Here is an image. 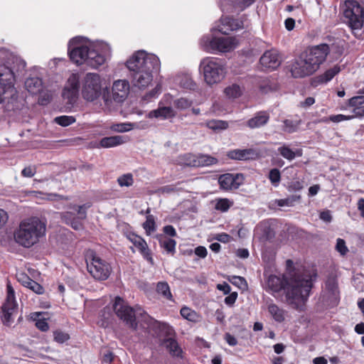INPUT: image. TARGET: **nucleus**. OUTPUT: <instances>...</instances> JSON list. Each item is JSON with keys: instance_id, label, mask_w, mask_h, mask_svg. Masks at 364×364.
<instances>
[{"instance_id": "nucleus-52", "label": "nucleus", "mask_w": 364, "mask_h": 364, "mask_svg": "<svg viewBox=\"0 0 364 364\" xmlns=\"http://www.w3.org/2000/svg\"><path fill=\"white\" fill-rule=\"evenodd\" d=\"M326 289L331 291L333 294H335L337 291L338 284L336 280L334 278H330L326 283Z\"/></svg>"}, {"instance_id": "nucleus-7", "label": "nucleus", "mask_w": 364, "mask_h": 364, "mask_svg": "<svg viewBox=\"0 0 364 364\" xmlns=\"http://www.w3.org/2000/svg\"><path fill=\"white\" fill-rule=\"evenodd\" d=\"M204 80L208 85L220 82L225 75V68L221 60L214 58H203L200 63Z\"/></svg>"}, {"instance_id": "nucleus-51", "label": "nucleus", "mask_w": 364, "mask_h": 364, "mask_svg": "<svg viewBox=\"0 0 364 364\" xmlns=\"http://www.w3.org/2000/svg\"><path fill=\"white\" fill-rule=\"evenodd\" d=\"M180 84L183 87L188 90H194L196 86V83L188 77L183 78Z\"/></svg>"}, {"instance_id": "nucleus-44", "label": "nucleus", "mask_w": 364, "mask_h": 364, "mask_svg": "<svg viewBox=\"0 0 364 364\" xmlns=\"http://www.w3.org/2000/svg\"><path fill=\"white\" fill-rule=\"evenodd\" d=\"M268 178L274 186H277L281 181V173L279 170L277 168L271 169L269 171Z\"/></svg>"}, {"instance_id": "nucleus-55", "label": "nucleus", "mask_w": 364, "mask_h": 364, "mask_svg": "<svg viewBox=\"0 0 364 364\" xmlns=\"http://www.w3.org/2000/svg\"><path fill=\"white\" fill-rule=\"evenodd\" d=\"M304 188L303 182L300 181H293L288 186L289 191H299Z\"/></svg>"}, {"instance_id": "nucleus-59", "label": "nucleus", "mask_w": 364, "mask_h": 364, "mask_svg": "<svg viewBox=\"0 0 364 364\" xmlns=\"http://www.w3.org/2000/svg\"><path fill=\"white\" fill-rule=\"evenodd\" d=\"M36 326L41 331L46 332L49 329V326L46 319H38L36 322Z\"/></svg>"}, {"instance_id": "nucleus-37", "label": "nucleus", "mask_w": 364, "mask_h": 364, "mask_svg": "<svg viewBox=\"0 0 364 364\" xmlns=\"http://www.w3.org/2000/svg\"><path fill=\"white\" fill-rule=\"evenodd\" d=\"M156 291L161 294L164 298L171 300L172 294L167 282H159L156 286Z\"/></svg>"}, {"instance_id": "nucleus-54", "label": "nucleus", "mask_w": 364, "mask_h": 364, "mask_svg": "<svg viewBox=\"0 0 364 364\" xmlns=\"http://www.w3.org/2000/svg\"><path fill=\"white\" fill-rule=\"evenodd\" d=\"M45 198L48 200H70L68 196H65L58 193H46Z\"/></svg>"}, {"instance_id": "nucleus-25", "label": "nucleus", "mask_w": 364, "mask_h": 364, "mask_svg": "<svg viewBox=\"0 0 364 364\" xmlns=\"http://www.w3.org/2000/svg\"><path fill=\"white\" fill-rule=\"evenodd\" d=\"M160 345L164 346L172 356L179 357L182 354V350L178 342L171 336L164 338Z\"/></svg>"}, {"instance_id": "nucleus-47", "label": "nucleus", "mask_w": 364, "mask_h": 364, "mask_svg": "<svg viewBox=\"0 0 364 364\" xmlns=\"http://www.w3.org/2000/svg\"><path fill=\"white\" fill-rule=\"evenodd\" d=\"M336 250L343 256L346 255L348 252V249L346 245L344 240L341 238L337 239Z\"/></svg>"}, {"instance_id": "nucleus-23", "label": "nucleus", "mask_w": 364, "mask_h": 364, "mask_svg": "<svg viewBox=\"0 0 364 364\" xmlns=\"http://www.w3.org/2000/svg\"><path fill=\"white\" fill-rule=\"evenodd\" d=\"M267 309L268 313L275 321L282 323L285 320L287 311L274 304L272 300L267 302Z\"/></svg>"}, {"instance_id": "nucleus-64", "label": "nucleus", "mask_w": 364, "mask_h": 364, "mask_svg": "<svg viewBox=\"0 0 364 364\" xmlns=\"http://www.w3.org/2000/svg\"><path fill=\"white\" fill-rule=\"evenodd\" d=\"M113 359H114V354L112 352L108 351L107 353H105L103 355L102 363V364H111Z\"/></svg>"}, {"instance_id": "nucleus-56", "label": "nucleus", "mask_w": 364, "mask_h": 364, "mask_svg": "<svg viewBox=\"0 0 364 364\" xmlns=\"http://www.w3.org/2000/svg\"><path fill=\"white\" fill-rule=\"evenodd\" d=\"M5 302L16 303L14 289L9 283L7 284V296Z\"/></svg>"}, {"instance_id": "nucleus-35", "label": "nucleus", "mask_w": 364, "mask_h": 364, "mask_svg": "<svg viewBox=\"0 0 364 364\" xmlns=\"http://www.w3.org/2000/svg\"><path fill=\"white\" fill-rule=\"evenodd\" d=\"M300 199L301 196L299 195H293L286 198L276 200L275 203L280 207H291L294 205L296 202L299 201Z\"/></svg>"}, {"instance_id": "nucleus-49", "label": "nucleus", "mask_w": 364, "mask_h": 364, "mask_svg": "<svg viewBox=\"0 0 364 364\" xmlns=\"http://www.w3.org/2000/svg\"><path fill=\"white\" fill-rule=\"evenodd\" d=\"M363 104H364L363 95L353 97L348 101L349 106L356 107L355 109L359 108L358 106Z\"/></svg>"}, {"instance_id": "nucleus-5", "label": "nucleus", "mask_w": 364, "mask_h": 364, "mask_svg": "<svg viewBox=\"0 0 364 364\" xmlns=\"http://www.w3.org/2000/svg\"><path fill=\"white\" fill-rule=\"evenodd\" d=\"M46 225V220L38 217L23 220L14 233L16 242L26 248L32 247L45 236Z\"/></svg>"}, {"instance_id": "nucleus-20", "label": "nucleus", "mask_w": 364, "mask_h": 364, "mask_svg": "<svg viewBox=\"0 0 364 364\" xmlns=\"http://www.w3.org/2000/svg\"><path fill=\"white\" fill-rule=\"evenodd\" d=\"M270 116L266 111H260L257 112L254 117L247 121L246 125L250 129H257L266 125Z\"/></svg>"}, {"instance_id": "nucleus-1", "label": "nucleus", "mask_w": 364, "mask_h": 364, "mask_svg": "<svg viewBox=\"0 0 364 364\" xmlns=\"http://www.w3.org/2000/svg\"><path fill=\"white\" fill-rule=\"evenodd\" d=\"M266 284L267 289L272 293L284 290L287 304L298 309L308 300L313 280L309 271L296 269L282 276L271 274Z\"/></svg>"}, {"instance_id": "nucleus-50", "label": "nucleus", "mask_w": 364, "mask_h": 364, "mask_svg": "<svg viewBox=\"0 0 364 364\" xmlns=\"http://www.w3.org/2000/svg\"><path fill=\"white\" fill-rule=\"evenodd\" d=\"M230 282L240 289H243L247 287L246 280L242 277L233 276L232 279H230Z\"/></svg>"}, {"instance_id": "nucleus-9", "label": "nucleus", "mask_w": 364, "mask_h": 364, "mask_svg": "<svg viewBox=\"0 0 364 364\" xmlns=\"http://www.w3.org/2000/svg\"><path fill=\"white\" fill-rule=\"evenodd\" d=\"M87 268L90 274L97 280L104 281L109 277L112 268L108 262L92 252L87 256Z\"/></svg>"}, {"instance_id": "nucleus-43", "label": "nucleus", "mask_w": 364, "mask_h": 364, "mask_svg": "<svg viewBox=\"0 0 364 364\" xmlns=\"http://www.w3.org/2000/svg\"><path fill=\"white\" fill-rule=\"evenodd\" d=\"M117 182L121 187H129L134 183L133 175L132 173L123 174L117 178Z\"/></svg>"}, {"instance_id": "nucleus-31", "label": "nucleus", "mask_w": 364, "mask_h": 364, "mask_svg": "<svg viewBox=\"0 0 364 364\" xmlns=\"http://www.w3.org/2000/svg\"><path fill=\"white\" fill-rule=\"evenodd\" d=\"M341 71L339 65H334L333 68L327 70L323 74L316 77L319 83H326L331 80L333 77Z\"/></svg>"}, {"instance_id": "nucleus-61", "label": "nucleus", "mask_w": 364, "mask_h": 364, "mask_svg": "<svg viewBox=\"0 0 364 364\" xmlns=\"http://www.w3.org/2000/svg\"><path fill=\"white\" fill-rule=\"evenodd\" d=\"M130 124H118L114 126V130L119 132H124L130 130L131 128Z\"/></svg>"}, {"instance_id": "nucleus-53", "label": "nucleus", "mask_w": 364, "mask_h": 364, "mask_svg": "<svg viewBox=\"0 0 364 364\" xmlns=\"http://www.w3.org/2000/svg\"><path fill=\"white\" fill-rule=\"evenodd\" d=\"M181 189L177 187V185H167L159 189L161 193H171L179 191Z\"/></svg>"}, {"instance_id": "nucleus-11", "label": "nucleus", "mask_w": 364, "mask_h": 364, "mask_svg": "<svg viewBox=\"0 0 364 364\" xmlns=\"http://www.w3.org/2000/svg\"><path fill=\"white\" fill-rule=\"evenodd\" d=\"M101 82L99 75L89 73L86 74L82 85V97L89 102H93L101 95Z\"/></svg>"}, {"instance_id": "nucleus-42", "label": "nucleus", "mask_w": 364, "mask_h": 364, "mask_svg": "<svg viewBox=\"0 0 364 364\" xmlns=\"http://www.w3.org/2000/svg\"><path fill=\"white\" fill-rule=\"evenodd\" d=\"M193 104L191 100L185 97H181L173 101V105L176 108L183 110L189 108Z\"/></svg>"}, {"instance_id": "nucleus-24", "label": "nucleus", "mask_w": 364, "mask_h": 364, "mask_svg": "<svg viewBox=\"0 0 364 364\" xmlns=\"http://www.w3.org/2000/svg\"><path fill=\"white\" fill-rule=\"evenodd\" d=\"M16 303L5 302L3 304L1 307V321L5 326H10L11 325L13 322L11 316L14 314V311H16Z\"/></svg>"}, {"instance_id": "nucleus-30", "label": "nucleus", "mask_w": 364, "mask_h": 364, "mask_svg": "<svg viewBox=\"0 0 364 364\" xmlns=\"http://www.w3.org/2000/svg\"><path fill=\"white\" fill-rule=\"evenodd\" d=\"M278 151L282 157L289 161H292L296 156H301L302 155L301 149H297L296 151H294L286 145L279 147Z\"/></svg>"}, {"instance_id": "nucleus-57", "label": "nucleus", "mask_w": 364, "mask_h": 364, "mask_svg": "<svg viewBox=\"0 0 364 364\" xmlns=\"http://www.w3.org/2000/svg\"><path fill=\"white\" fill-rule=\"evenodd\" d=\"M36 168L35 166H31L25 167L21 171V174L23 176L29 178L33 176L36 174Z\"/></svg>"}, {"instance_id": "nucleus-14", "label": "nucleus", "mask_w": 364, "mask_h": 364, "mask_svg": "<svg viewBox=\"0 0 364 364\" xmlns=\"http://www.w3.org/2000/svg\"><path fill=\"white\" fill-rule=\"evenodd\" d=\"M259 62L264 68L272 71L279 67L282 60L279 52L277 50L272 49L264 53L259 59Z\"/></svg>"}, {"instance_id": "nucleus-34", "label": "nucleus", "mask_w": 364, "mask_h": 364, "mask_svg": "<svg viewBox=\"0 0 364 364\" xmlns=\"http://www.w3.org/2000/svg\"><path fill=\"white\" fill-rule=\"evenodd\" d=\"M261 235L259 240L262 242H270L275 237V232L269 225H264L260 228Z\"/></svg>"}, {"instance_id": "nucleus-63", "label": "nucleus", "mask_w": 364, "mask_h": 364, "mask_svg": "<svg viewBox=\"0 0 364 364\" xmlns=\"http://www.w3.org/2000/svg\"><path fill=\"white\" fill-rule=\"evenodd\" d=\"M163 231L168 236L175 237L177 235L175 228L171 225L164 226Z\"/></svg>"}, {"instance_id": "nucleus-62", "label": "nucleus", "mask_w": 364, "mask_h": 364, "mask_svg": "<svg viewBox=\"0 0 364 364\" xmlns=\"http://www.w3.org/2000/svg\"><path fill=\"white\" fill-rule=\"evenodd\" d=\"M215 239L219 242H221L223 243H227L230 241L231 237L228 234L223 232V233L218 234L215 236Z\"/></svg>"}, {"instance_id": "nucleus-60", "label": "nucleus", "mask_w": 364, "mask_h": 364, "mask_svg": "<svg viewBox=\"0 0 364 364\" xmlns=\"http://www.w3.org/2000/svg\"><path fill=\"white\" fill-rule=\"evenodd\" d=\"M229 295L225 298V304L228 306H232L235 304L237 297V292H232L228 294Z\"/></svg>"}, {"instance_id": "nucleus-15", "label": "nucleus", "mask_w": 364, "mask_h": 364, "mask_svg": "<svg viewBox=\"0 0 364 364\" xmlns=\"http://www.w3.org/2000/svg\"><path fill=\"white\" fill-rule=\"evenodd\" d=\"M13 72L7 67L0 68V104L3 102V95L7 91L13 92L14 90L12 79Z\"/></svg>"}, {"instance_id": "nucleus-13", "label": "nucleus", "mask_w": 364, "mask_h": 364, "mask_svg": "<svg viewBox=\"0 0 364 364\" xmlns=\"http://www.w3.org/2000/svg\"><path fill=\"white\" fill-rule=\"evenodd\" d=\"M80 88L79 77L76 74H72L63 89L62 95L64 99L68 100V103L73 104L78 96Z\"/></svg>"}, {"instance_id": "nucleus-26", "label": "nucleus", "mask_w": 364, "mask_h": 364, "mask_svg": "<svg viewBox=\"0 0 364 364\" xmlns=\"http://www.w3.org/2000/svg\"><path fill=\"white\" fill-rule=\"evenodd\" d=\"M25 87L31 94H38L43 90L42 80L38 77H29L25 82Z\"/></svg>"}, {"instance_id": "nucleus-8", "label": "nucleus", "mask_w": 364, "mask_h": 364, "mask_svg": "<svg viewBox=\"0 0 364 364\" xmlns=\"http://www.w3.org/2000/svg\"><path fill=\"white\" fill-rule=\"evenodd\" d=\"M200 45L208 52L226 53L235 49L238 45V41L234 37L205 36L201 39Z\"/></svg>"}, {"instance_id": "nucleus-18", "label": "nucleus", "mask_w": 364, "mask_h": 364, "mask_svg": "<svg viewBox=\"0 0 364 364\" xmlns=\"http://www.w3.org/2000/svg\"><path fill=\"white\" fill-rule=\"evenodd\" d=\"M128 239L139 250L144 258L153 264V258L151 255V251L149 249L146 242L141 237L134 233L129 234Z\"/></svg>"}, {"instance_id": "nucleus-41", "label": "nucleus", "mask_w": 364, "mask_h": 364, "mask_svg": "<svg viewBox=\"0 0 364 364\" xmlns=\"http://www.w3.org/2000/svg\"><path fill=\"white\" fill-rule=\"evenodd\" d=\"M54 122L62 127H67L73 124L75 122V119L73 116L63 115L56 117L54 119Z\"/></svg>"}, {"instance_id": "nucleus-21", "label": "nucleus", "mask_w": 364, "mask_h": 364, "mask_svg": "<svg viewBox=\"0 0 364 364\" xmlns=\"http://www.w3.org/2000/svg\"><path fill=\"white\" fill-rule=\"evenodd\" d=\"M176 115V112L171 107H159L149 112V118H160L161 119H168L173 118Z\"/></svg>"}, {"instance_id": "nucleus-33", "label": "nucleus", "mask_w": 364, "mask_h": 364, "mask_svg": "<svg viewBox=\"0 0 364 364\" xmlns=\"http://www.w3.org/2000/svg\"><path fill=\"white\" fill-rule=\"evenodd\" d=\"M284 127L283 131L287 133H294L296 132L299 127L301 123V120H291V119H284L283 121Z\"/></svg>"}, {"instance_id": "nucleus-29", "label": "nucleus", "mask_w": 364, "mask_h": 364, "mask_svg": "<svg viewBox=\"0 0 364 364\" xmlns=\"http://www.w3.org/2000/svg\"><path fill=\"white\" fill-rule=\"evenodd\" d=\"M105 61V58L103 55L98 53L94 49H90V55L87 58V64L93 68H97L102 65Z\"/></svg>"}, {"instance_id": "nucleus-22", "label": "nucleus", "mask_w": 364, "mask_h": 364, "mask_svg": "<svg viewBox=\"0 0 364 364\" xmlns=\"http://www.w3.org/2000/svg\"><path fill=\"white\" fill-rule=\"evenodd\" d=\"M159 240V245L166 254L173 256L176 253V241L165 235L159 234L156 236Z\"/></svg>"}, {"instance_id": "nucleus-16", "label": "nucleus", "mask_w": 364, "mask_h": 364, "mask_svg": "<svg viewBox=\"0 0 364 364\" xmlns=\"http://www.w3.org/2000/svg\"><path fill=\"white\" fill-rule=\"evenodd\" d=\"M242 174L225 173L218 178V183L221 188L224 190L237 189L242 183Z\"/></svg>"}, {"instance_id": "nucleus-36", "label": "nucleus", "mask_w": 364, "mask_h": 364, "mask_svg": "<svg viewBox=\"0 0 364 364\" xmlns=\"http://www.w3.org/2000/svg\"><path fill=\"white\" fill-rule=\"evenodd\" d=\"M224 92L228 98H237L242 95L241 87L236 84H232L230 86L227 87Z\"/></svg>"}, {"instance_id": "nucleus-3", "label": "nucleus", "mask_w": 364, "mask_h": 364, "mask_svg": "<svg viewBox=\"0 0 364 364\" xmlns=\"http://www.w3.org/2000/svg\"><path fill=\"white\" fill-rule=\"evenodd\" d=\"M134 86L140 89L146 87L153 80V73L160 68L159 58L144 50L136 52L126 63Z\"/></svg>"}, {"instance_id": "nucleus-40", "label": "nucleus", "mask_w": 364, "mask_h": 364, "mask_svg": "<svg viewBox=\"0 0 364 364\" xmlns=\"http://www.w3.org/2000/svg\"><path fill=\"white\" fill-rule=\"evenodd\" d=\"M143 228L147 235H151L156 230V223L154 215H149L146 216V220L143 223Z\"/></svg>"}, {"instance_id": "nucleus-2", "label": "nucleus", "mask_w": 364, "mask_h": 364, "mask_svg": "<svg viewBox=\"0 0 364 364\" xmlns=\"http://www.w3.org/2000/svg\"><path fill=\"white\" fill-rule=\"evenodd\" d=\"M113 308L117 316L127 326L134 330L137 328L138 322L140 321L141 318V321H147L149 320V331L153 336L159 339V344H161L164 338L172 336L174 333L173 329L169 325L157 321H152L149 315L140 307L134 309L127 305L120 297H116Z\"/></svg>"}, {"instance_id": "nucleus-45", "label": "nucleus", "mask_w": 364, "mask_h": 364, "mask_svg": "<svg viewBox=\"0 0 364 364\" xmlns=\"http://www.w3.org/2000/svg\"><path fill=\"white\" fill-rule=\"evenodd\" d=\"M53 336L55 341L59 343H63L70 338V336L68 333L63 332L61 331H54Z\"/></svg>"}, {"instance_id": "nucleus-17", "label": "nucleus", "mask_w": 364, "mask_h": 364, "mask_svg": "<svg viewBox=\"0 0 364 364\" xmlns=\"http://www.w3.org/2000/svg\"><path fill=\"white\" fill-rule=\"evenodd\" d=\"M129 92V82L125 80H119L112 85V97L115 102H122Z\"/></svg>"}, {"instance_id": "nucleus-4", "label": "nucleus", "mask_w": 364, "mask_h": 364, "mask_svg": "<svg viewBox=\"0 0 364 364\" xmlns=\"http://www.w3.org/2000/svg\"><path fill=\"white\" fill-rule=\"evenodd\" d=\"M329 53L330 48L326 43L307 48L291 64V75L295 78H302L313 75L326 60Z\"/></svg>"}, {"instance_id": "nucleus-19", "label": "nucleus", "mask_w": 364, "mask_h": 364, "mask_svg": "<svg viewBox=\"0 0 364 364\" xmlns=\"http://www.w3.org/2000/svg\"><path fill=\"white\" fill-rule=\"evenodd\" d=\"M227 156L231 159L247 161L256 159L258 154L254 149H234L228 151Z\"/></svg>"}, {"instance_id": "nucleus-39", "label": "nucleus", "mask_w": 364, "mask_h": 364, "mask_svg": "<svg viewBox=\"0 0 364 364\" xmlns=\"http://www.w3.org/2000/svg\"><path fill=\"white\" fill-rule=\"evenodd\" d=\"M207 127L213 130H224L228 127V124L223 120H210L206 123Z\"/></svg>"}, {"instance_id": "nucleus-48", "label": "nucleus", "mask_w": 364, "mask_h": 364, "mask_svg": "<svg viewBox=\"0 0 364 364\" xmlns=\"http://www.w3.org/2000/svg\"><path fill=\"white\" fill-rule=\"evenodd\" d=\"M230 201L227 198H222L218 200L215 205V208L217 210H221L223 212L227 211L230 208Z\"/></svg>"}, {"instance_id": "nucleus-6", "label": "nucleus", "mask_w": 364, "mask_h": 364, "mask_svg": "<svg viewBox=\"0 0 364 364\" xmlns=\"http://www.w3.org/2000/svg\"><path fill=\"white\" fill-rule=\"evenodd\" d=\"M343 15L345 22L357 36V32L362 29L364 23V6L356 0H347L345 1Z\"/></svg>"}, {"instance_id": "nucleus-27", "label": "nucleus", "mask_w": 364, "mask_h": 364, "mask_svg": "<svg viewBox=\"0 0 364 364\" xmlns=\"http://www.w3.org/2000/svg\"><path fill=\"white\" fill-rule=\"evenodd\" d=\"M126 141L125 136L117 135L102 138L100 141V145L103 148H111L121 145Z\"/></svg>"}, {"instance_id": "nucleus-46", "label": "nucleus", "mask_w": 364, "mask_h": 364, "mask_svg": "<svg viewBox=\"0 0 364 364\" xmlns=\"http://www.w3.org/2000/svg\"><path fill=\"white\" fill-rule=\"evenodd\" d=\"M255 1V0H235L234 6L240 11H243L247 7L252 5Z\"/></svg>"}, {"instance_id": "nucleus-28", "label": "nucleus", "mask_w": 364, "mask_h": 364, "mask_svg": "<svg viewBox=\"0 0 364 364\" xmlns=\"http://www.w3.org/2000/svg\"><path fill=\"white\" fill-rule=\"evenodd\" d=\"M218 160L207 154H199L193 160L191 165L193 166H208L218 164Z\"/></svg>"}, {"instance_id": "nucleus-10", "label": "nucleus", "mask_w": 364, "mask_h": 364, "mask_svg": "<svg viewBox=\"0 0 364 364\" xmlns=\"http://www.w3.org/2000/svg\"><path fill=\"white\" fill-rule=\"evenodd\" d=\"M90 207V203H86L81 205L70 204L68 205V208L76 211L77 215H76L74 212L67 211L60 214L61 219L67 225H70L74 230H81L83 227L82 220L86 219L87 210Z\"/></svg>"}, {"instance_id": "nucleus-58", "label": "nucleus", "mask_w": 364, "mask_h": 364, "mask_svg": "<svg viewBox=\"0 0 364 364\" xmlns=\"http://www.w3.org/2000/svg\"><path fill=\"white\" fill-rule=\"evenodd\" d=\"M352 118H353V116H346V115L341 114L330 116L331 122H333L335 123H338V122L345 121V120H349V119H351Z\"/></svg>"}, {"instance_id": "nucleus-12", "label": "nucleus", "mask_w": 364, "mask_h": 364, "mask_svg": "<svg viewBox=\"0 0 364 364\" xmlns=\"http://www.w3.org/2000/svg\"><path fill=\"white\" fill-rule=\"evenodd\" d=\"M90 51L87 46L80 45V38L78 37L72 38L68 43L70 58L76 64L87 63Z\"/></svg>"}, {"instance_id": "nucleus-38", "label": "nucleus", "mask_w": 364, "mask_h": 364, "mask_svg": "<svg viewBox=\"0 0 364 364\" xmlns=\"http://www.w3.org/2000/svg\"><path fill=\"white\" fill-rule=\"evenodd\" d=\"M230 23L231 25L230 26V28L220 27V28H218V31L227 35L230 31H236L243 28V22L238 19H235L232 18V22Z\"/></svg>"}, {"instance_id": "nucleus-32", "label": "nucleus", "mask_w": 364, "mask_h": 364, "mask_svg": "<svg viewBox=\"0 0 364 364\" xmlns=\"http://www.w3.org/2000/svg\"><path fill=\"white\" fill-rule=\"evenodd\" d=\"M181 315L183 318L191 322H198L199 321V315L191 309L184 306L181 309Z\"/></svg>"}]
</instances>
